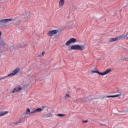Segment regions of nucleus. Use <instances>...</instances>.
I'll return each instance as SVG.
<instances>
[{
	"label": "nucleus",
	"mask_w": 128,
	"mask_h": 128,
	"mask_svg": "<svg viewBox=\"0 0 128 128\" xmlns=\"http://www.w3.org/2000/svg\"><path fill=\"white\" fill-rule=\"evenodd\" d=\"M2 36V32L0 30V54H2V52H8V44L4 42V40L1 39L0 36Z\"/></svg>",
	"instance_id": "nucleus-1"
},
{
	"label": "nucleus",
	"mask_w": 128,
	"mask_h": 128,
	"mask_svg": "<svg viewBox=\"0 0 128 128\" xmlns=\"http://www.w3.org/2000/svg\"><path fill=\"white\" fill-rule=\"evenodd\" d=\"M86 46L82 44L81 45H72L68 46V52H72V50H80L82 52V50H86Z\"/></svg>",
	"instance_id": "nucleus-2"
},
{
	"label": "nucleus",
	"mask_w": 128,
	"mask_h": 128,
	"mask_svg": "<svg viewBox=\"0 0 128 128\" xmlns=\"http://www.w3.org/2000/svg\"><path fill=\"white\" fill-rule=\"evenodd\" d=\"M112 72L111 68L107 69L105 72H100L98 70H91L90 74H98L100 76H106V74H110Z\"/></svg>",
	"instance_id": "nucleus-3"
},
{
	"label": "nucleus",
	"mask_w": 128,
	"mask_h": 128,
	"mask_svg": "<svg viewBox=\"0 0 128 128\" xmlns=\"http://www.w3.org/2000/svg\"><path fill=\"white\" fill-rule=\"evenodd\" d=\"M20 68H16L14 69L12 71V73L9 74L6 76H4L2 78H0V80H4V78H8V76H14V74H18V72H20Z\"/></svg>",
	"instance_id": "nucleus-4"
},
{
	"label": "nucleus",
	"mask_w": 128,
	"mask_h": 128,
	"mask_svg": "<svg viewBox=\"0 0 128 128\" xmlns=\"http://www.w3.org/2000/svg\"><path fill=\"white\" fill-rule=\"evenodd\" d=\"M77 42L78 40L75 38H71L66 42L65 46H68L70 44H74V42Z\"/></svg>",
	"instance_id": "nucleus-5"
},
{
	"label": "nucleus",
	"mask_w": 128,
	"mask_h": 128,
	"mask_svg": "<svg viewBox=\"0 0 128 128\" xmlns=\"http://www.w3.org/2000/svg\"><path fill=\"white\" fill-rule=\"evenodd\" d=\"M58 32V30H52L48 32V36H54V34H56Z\"/></svg>",
	"instance_id": "nucleus-6"
},
{
	"label": "nucleus",
	"mask_w": 128,
	"mask_h": 128,
	"mask_svg": "<svg viewBox=\"0 0 128 128\" xmlns=\"http://www.w3.org/2000/svg\"><path fill=\"white\" fill-rule=\"evenodd\" d=\"M22 86H18L17 87L15 88L13 90H12L10 92V94H14V92H18L22 90Z\"/></svg>",
	"instance_id": "nucleus-7"
},
{
	"label": "nucleus",
	"mask_w": 128,
	"mask_h": 128,
	"mask_svg": "<svg viewBox=\"0 0 128 128\" xmlns=\"http://www.w3.org/2000/svg\"><path fill=\"white\" fill-rule=\"evenodd\" d=\"M22 122H23L22 119H20V120H18L16 122H10V126H18V124H22Z\"/></svg>",
	"instance_id": "nucleus-8"
},
{
	"label": "nucleus",
	"mask_w": 128,
	"mask_h": 128,
	"mask_svg": "<svg viewBox=\"0 0 128 128\" xmlns=\"http://www.w3.org/2000/svg\"><path fill=\"white\" fill-rule=\"evenodd\" d=\"M122 92H120L119 94H118L104 96V97H103V98H118V96H122Z\"/></svg>",
	"instance_id": "nucleus-9"
},
{
	"label": "nucleus",
	"mask_w": 128,
	"mask_h": 128,
	"mask_svg": "<svg viewBox=\"0 0 128 128\" xmlns=\"http://www.w3.org/2000/svg\"><path fill=\"white\" fill-rule=\"evenodd\" d=\"M3 22L4 24H10V22H14V20L12 18L3 19Z\"/></svg>",
	"instance_id": "nucleus-10"
},
{
	"label": "nucleus",
	"mask_w": 128,
	"mask_h": 128,
	"mask_svg": "<svg viewBox=\"0 0 128 128\" xmlns=\"http://www.w3.org/2000/svg\"><path fill=\"white\" fill-rule=\"evenodd\" d=\"M42 111L44 114H46V112H48V108L46 106H42Z\"/></svg>",
	"instance_id": "nucleus-11"
},
{
	"label": "nucleus",
	"mask_w": 128,
	"mask_h": 128,
	"mask_svg": "<svg viewBox=\"0 0 128 128\" xmlns=\"http://www.w3.org/2000/svg\"><path fill=\"white\" fill-rule=\"evenodd\" d=\"M44 118H52V113L49 112L48 114H45L44 115Z\"/></svg>",
	"instance_id": "nucleus-12"
},
{
	"label": "nucleus",
	"mask_w": 128,
	"mask_h": 128,
	"mask_svg": "<svg viewBox=\"0 0 128 128\" xmlns=\"http://www.w3.org/2000/svg\"><path fill=\"white\" fill-rule=\"evenodd\" d=\"M34 112H36L34 110L30 112V108H28L26 109V112H25V114H34Z\"/></svg>",
	"instance_id": "nucleus-13"
},
{
	"label": "nucleus",
	"mask_w": 128,
	"mask_h": 128,
	"mask_svg": "<svg viewBox=\"0 0 128 128\" xmlns=\"http://www.w3.org/2000/svg\"><path fill=\"white\" fill-rule=\"evenodd\" d=\"M16 45L14 44H11L10 47V52H12V50H16Z\"/></svg>",
	"instance_id": "nucleus-14"
},
{
	"label": "nucleus",
	"mask_w": 128,
	"mask_h": 128,
	"mask_svg": "<svg viewBox=\"0 0 128 128\" xmlns=\"http://www.w3.org/2000/svg\"><path fill=\"white\" fill-rule=\"evenodd\" d=\"M118 38H111L108 40V42H118Z\"/></svg>",
	"instance_id": "nucleus-15"
},
{
	"label": "nucleus",
	"mask_w": 128,
	"mask_h": 128,
	"mask_svg": "<svg viewBox=\"0 0 128 128\" xmlns=\"http://www.w3.org/2000/svg\"><path fill=\"white\" fill-rule=\"evenodd\" d=\"M64 4V0H60L59 6H62Z\"/></svg>",
	"instance_id": "nucleus-16"
},
{
	"label": "nucleus",
	"mask_w": 128,
	"mask_h": 128,
	"mask_svg": "<svg viewBox=\"0 0 128 128\" xmlns=\"http://www.w3.org/2000/svg\"><path fill=\"white\" fill-rule=\"evenodd\" d=\"M24 45L22 43L18 44L16 46V48H24Z\"/></svg>",
	"instance_id": "nucleus-17"
},
{
	"label": "nucleus",
	"mask_w": 128,
	"mask_h": 128,
	"mask_svg": "<svg viewBox=\"0 0 128 128\" xmlns=\"http://www.w3.org/2000/svg\"><path fill=\"white\" fill-rule=\"evenodd\" d=\"M8 114V111L0 112V116H4V114Z\"/></svg>",
	"instance_id": "nucleus-18"
},
{
	"label": "nucleus",
	"mask_w": 128,
	"mask_h": 128,
	"mask_svg": "<svg viewBox=\"0 0 128 128\" xmlns=\"http://www.w3.org/2000/svg\"><path fill=\"white\" fill-rule=\"evenodd\" d=\"M46 76H42L39 78V80H40V82H44V80H46Z\"/></svg>",
	"instance_id": "nucleus-19"
},
{
	"label": "nucleus",
	"mask_w": 128,
	"mask_h": 128,
	"mask_svg": "<svg viewBox=\"0 0 128 128\" xmlns=\"http://www.w3.org/2000/svg\"><path fill=\"white\" fill-rule=\"evenodd\" d=\"M28 16H30V12H26V14L24 16V18L28 20Z\"/></svg>",
	"instance_id": "nucleus-20"
},
{
	"label": "nucleus",
	"mask_w": 128,
	"mask_h": 128,
	"mask_svg": "<svg viewBox=\"0 0 128 128\" xmlns=\"http://www.w3.org/2000/svg\"><path fill=\"white\" fill-rule=\"evenodd\" d=\"M42 107L41 108H38L34 110L35 112H42Z\"/></svg>",
	"instance_id": "nucleus-21"
},
{
	"label": "nucleus",
	"mask_w": 128,
	"mask_h": 128,
	"mask_svg": "<svg viewBox=\"0 0 128 128\" xmlns=\"http://www.w3.org/2000/svg\"><path fill=\"white\" fill-rule=\"evenodd\" d=\"M56 116H60V118H62V116H66V114H57Z\"/></svg>",
	"instance_id": "nucleus-22"
},
{
	"label": "nucleus",
	"mask_w": 128,
	"mask_h": 128,
	"mask_svg": "<svg viewBox=\"0 0 128 128\" xmlns=\"http://www.w3.org/2000/svg\"><path fill=\"white\" fill-rule=\"evenodd\" d=\"M4 20H0V26H4Z\"/></svg>",
	"instance_id": "nucleus-23"
},
{
	"label": "nucleus",
	"mask_w": 128,
	"mask_h": 128,
	"mask_svg": "<svg viewBox=\"0 0 128 128\" xmlns=\"http://www.w3.org/2000/svg\"><path fill=\"white\" fill-rule=\"evenodd\" d=\"M25 114V116H24V118H21V120H23L24 118H26L28 117V114H26V113L23 114V116Z\"/></svg>",
	"instance_id": "nucleus-24"
},
{
	"label": "nucleus",
	"mask_w": 128,
	"mask_h": 128,
	"mask_svg": "<svg viewBox=\"0 0 128 128\" xmlns=\"http://www.w3.org/2000/svg\"><path fill=\"white\" fill-rule=\"evenodd\" d=\"M65 99L66 100V98H70V95L68 94H66L65 96H64Z\"/></svg>",
	"instance_id": "nucleus-25"
},
{
	"label": "nucleus",
	"mask_w": 128,
	"mask_h": 128,
	"mask_svg": "<svg viewBox=\"0 0 128 128\" xmlns=\"http://www.w3.org/2000/svg\"><path fill=\"white\" fill-rule=\"evenodd\" d=\"M82 122H86V123L88 122V120H82Z\"/></svg>",
	"instance_id": "nucleus-26"
},
{
	"label": "nucleus",
	"mask_w": 128,
	"mask_h": 128,
	"mask_svg": "<svg viewBox=\"0 0 128 128\" xmlns=\"http://www.w3.org/2000/svg\"><path fill=\"white\" fill-rule=\"evenodd\" d=\"M73 102H77V104H78V100H74L73 101Z\"/></svg>",
	"instance_id": "nucleus-27"
},
{
	"label": "nucleus",
	"mask_w": 128,
	"mask_h": 128,
	"mask_svg": "<svg viewBox=\"0 0 128 128\" xmlns=\"http://www.w3.org/2000/svg\"><path fill=\"white\" fill-rule=\"evenodd\" d=\"M124 60H127V62H128V58H124Z\"/></svg>",
	"instance_id": "nucleus-28"
},
{
	"label": "nucleus",
	"mask_w": 128,
	"mask_h": 128,
	"mask_svg": "<svg viewBox=\"0 0 128 128\" xmlns=\"http://www.w3.org/2000/svg\"><path fill=\"white\" fill-rule=\"evenodd\" d=\"M42 56H44V52H42Z\"/></svg>",
	"instance_id": "nucleus-29"
},
{
	"label": "nucleus",
	"mask_w": 128,
	"mask_h": 128,
	"mask_svg": "<svg viewBox=\"0 0 128 128\" xmlns=\"http://www.w3.org/2000/svg\"><path fill=\"white\" fill-rule=\"evenodd\" d=\"M80 100L82 102V98H80Z\"/></svg>",
	"instance_id": "nucleus-30"
},
{
	"label": "nucleus",
	"mask_w": 128,
	"mask_h": 128,
	"mask_svg": "<svg viewBox=\"0 0 128 128\" xmlns=\"http://www.w3.org/2000/svg\"><path fill=\"white\" fill-rule=\"evenodd\" d=\"M100 126H106V124H100Z\"/></svg>",
	"instance_id": "nucleus-31"
},
{
	"label": "nucleus",
	"mask_w": 128,
	"mask_h": 128,
	"mask_svg": "<svg viewBox=\"0 0 128 128\" xmlns=\"http://www.w3.org/2000/svg\"><path fill=\"white\" fill-rule=\"evenodd\" d=\"M4 0H0V2L4 1Z\"/></svg>",
	"instance_id": "nucleus-32"
}]
</instances>
